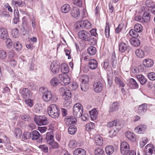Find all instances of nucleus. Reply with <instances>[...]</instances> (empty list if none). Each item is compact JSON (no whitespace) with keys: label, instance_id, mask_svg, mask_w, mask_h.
Here are the masks:
<instances>
[{"label":"nucleus","instance_id":"nucleus-51","mask_svg":"<svg viewBox=\"0 0 155 155\" xmlns=\"http://www.w3.org/2000/svg\"><path fill=\"white\" fill-rule=\"evenodd\" d=\"M148 146L149 145H147L146 146V150H145V152L146 155H151L153 153V150L151 148H148Z\"/></svg>","mask_w":155,"mask_h":155},{"label":"nucleus","instance_id":"nucleus-52","mask_svg":"<svg viewBox=\"0 0 155 155\" xmlns=\"http://www.w3.org/2000/svg\"><path fill=\"white\" fill-rule=\"evenodd\" d=\"M5 39H6L5 43L6 46L8 48H10L13 45L12 41L8 37L7 38H5Z\"/></svg>","mask_w":155,"mask_h":155},{"label":"nucleus","instance_id":"nucleus-42","mask_svg":"<svg viewBox=\"0 0 155 155\" xmlns=\"http://www.w3.org/2000/svg\"><path fill=\"white\" fill-rule=\"evenodd\" d=\"M14 22L15 24H17L19 21V12L18 10H14Z\"/></svg>","mask_w":155,"mask_h":155},{"label":"nucleus","instance_id":"nucleus-62","mask_svg":"<svg viewBox=\"0 0 155 155\" xmlns=\"http://www.w3.org/2000/svg\"><path fill=\"white\" fill-rule=\"evenodd\" d=\"M77 84L76 82H73L69 86V87L70 88L71 90L74 91L75 90L77 89Z\"/></svg>","mask_w":155,"mask_h":155},{"label":"nucleus","instance_id":"nucleus-47","mask_svg":"<svg viewBox=\"0 0 155 155\" xmlns=\"http://www.w3.org/2000/svg\"><path fill=\"white\" fill-rule=\"evenodd\" d=\"M89 79V77L87 75H85L82 76L80 79L81 83L87 84Z\"/></svg>","mask_w":155,"mask_h":155},{"label":"nucleus","instance_id":"nucleus-31","mask_svg":"<svg viewBox=\"0 0 155 155\" xmlns=\"http://www.w3.org/2000/svg\"><path fill=\"white\" fill-rule=\"evenodd\" d=\"M13 133L16 138H20L21 135L22 131L19 128H15L13 131Z\"/></svg>","mask_w":155,"mask_h":155},{"label":"nucleus","instance_id":"nucleus-61","mask_svg":"<svg viewBox=\"0 0 155 155\" xmlns=\"http://www.w3.org/2000/svg\"><path fill=\"white\" fill-rule=\"evenodd\" d=\"M33 100L30 99L29 98H28L25 100L26 104L30 107H32L33 106Z\"/></svg>","mask_w":155,"mask_h":155},{"label":"nucleus","instance_id":"nucleus-9","mask_svg":"<svg viewBox=\"0 0 155 155\" xmlns=\"http://www.w3.org/2000/svg\"><path fill=\"white\" fill-rule=\"evenodd\" d=\"M93 87L95 91L99 93L102 90L103 85L100 81H96L94 84Z\"/></svg>","mask_w":155,"mask_h":155},{"label":"nucleus","instance_id":"nucleus-58","mask_svg":"<svg viewBox=\"0 0 155 155\" xmlns=\"http://www.w3.org/2000/svg\"><path fill=\"white\" fill-rule=\"evenodd\" d=\"M90 33L91 34V36H94L95 37V38H96L97 39V29L96 28H93L90 31Z\"/></svg>","mask_w":155,"mask_h":155},{"label":"nucleus","instance_id":"nucleus-64","mask_svg":"<svg viewBox=\"0 0 155 155\" xmlns=\"http://www.w3.org/2000/svg\"><path fill=\"white\" fill-rule=\"evenodd\" d=\"M149 79L151 80H155V73L154 72H151L149 73L148 75Z\"/></svg>","mask_w":155,"mask_h":155},{"label":"nucleus","instance_id":"nucleus-22","mask_svg":"<svg viewBox=\"0 0 155 155\" xmlns=\"http://www.w3.org/2000/svg\"><path fill=\"white\" fill-rule=\"evenodd\" d=\"M46 141L49 144H51V143L54 140V137L52 133L48 132L46 134L45 137Z\"/></svg>","mask_w":155,"mask_h":155},{"label":"nucleus","instance_id":"nucleus-38","mask_svg":"<svg viewBox=\"0 0 155 155\" xmlns=\"http://www.w3.org/2000/svg\"><path fill=\"white\" fill-rule=\"evenodd\" d=\"M77 130V128L75 126H71L68 129V133L71 135L74 134L76 132Z\"/></svg>","mask_w":155,"mask_h":155},{"label":"nucleus","instance_id":"nucleus-4","mask_svg":"<svg viewBox=\"0 0 155 155\" xmlns=\"http://www.w3.org/2000/svg\"><path fill=\"white\" fill-rule=\"evenodd\" d=\"M34 120L36 123L39 126L46 125L48 123L47 118L45 116L35 115Z\"/></svg>","mask_w":155,"mask_h":155},{"label":"nucleus","instance_id":"nucleus-17","mask_svg":"<svg viewBox=\"0 0 155 155\" xmlns=\"http://www.w3.org/2000/svg\"><path fill=\"white\" fill-rule=\"evenodd\" d=\"M12 4L14 7H22L25 6V2H22L21 0H12Z\"/></svg>","mask_w":155,"mask_h":155},{"label":"nucleus","instance_id":"nucleus-27","mask_svg":"<svg viewBox=\"0 0 155 155\" xmlns=\"http://www.w3.org/2000/svg\"><path fill=\"white\" fill-rule=\"evenodd\" d=\"M82 25L83 28L84 27L86 29H89L92 27V25L91 23L87 20H85L82 21Z\"/></svg>","mask_w":155,"mask_h":155},{"label":"nucleus","instance_id":"nucleus-2","mask_svg":"<svg viewBox=\"0 0 155 155\" xmlns=\"http://www.w3.org/2000/svg\"><path fill=\"white\" fill-rule=\"evenodd\" d=\"M39 91L40 94L42 95V98L45 101L48 102L51 100H53L51 93L48 90L47 87H41L39 88Z\"/></svg>","mask_w":155,"mask_h":155},{"label":"nucleus","instance_id":"nucleus-21","mask_svg":"<svg viewBox=\"0 0 155 155\" xmlns=\"http://www.w3.org/2000/svg\"><path fill=\"white\" fill-rule=\"evenodd\" d=\"M128 47L129 46L127 43L124 42L120 43L119 45V50L120 52H124Z\"/></svg>","mask_w":155,"mask_h":155},{"label":"nucleus","instance_id":"nucleus-30","mask_svg":"<svg viewBox=\"0 0 155 155\" xmlns=\"http://www.w3.org/2000/svg\"><path fill=\"white\" fill-rule=\"evenodd\" d=\"M137 78L141 84H144L147 81L146 78L142 75L139 74L137 76Z\"/></svg>","mask_w":155,"mask_h":155},{"label":"nucleus","instance_id":"nucleus-29","mask_svg":"<svg viewBox=\"0 0 155 155\" xmlns=\"http://www.w3.org/2000/svg\"><path fill=\"white\" fill-rule=\"evenodd\" d=\"M131 44L135 47H138L140 44L139 40L136 38H132L130 40Z\"/></svg>","mask_w":155,"mask_h":155},{"label":"nucleus","instance_id":"nucleus-40","mask_svg":"<svg viewBox=\"0 0 155 155\" xmlns=\"http://www.w3.org/2000/svg\"><path fill=\"white\" fill-rule=\"evenodd\" d=\"M87 51L89 54L93 55L96 53V49L95 47L93 46H91L89 47L87 49Z\"/></svg>","mask_w":155,"mask_h":155},{"label":"nucleus","instance_id":"nucleus-57","mask_svg":"<svg viewBox=\"0 0 155 155\" xmlns=\"http://www.w3.org/2000/svg\"><path fill=\"white\" fill-rule=\"evenodd\" d=\"M39 148L45 153H47L48 151V147L45 145H40L39 147Z\"/></svg>","mask_w":155,"mask_h":155},{"label":"nucleus","instance_id":"nucleus-20","mask_svg":"<svg viewBox=\"0 0 155 155\" xmlns=\"http://www.w3.org/2000/svg\"><path fill=\"white\" fill-rule=\"evenodd\" d=\"M151 15L149 12H145L143 15L142 20L143 22L147 23L150 20Z\"/></svg>","mask_w":155,"mask_h":155},{"label":"nucleus","instance_id":"nucleus-32","mask_svg":"<svg viewBox=\"0 0 155 155\" xmlns=\"http://www.w3.org/2000/svg\"><path fill=\"white\" fill-rule=\"evenodd\" d=\"M114 126L116 127V129L119 130L124 125V122L120 120H114Z\"/></svg>","mask_w":155,"mask_h":155},{"label":"nucleus","instance_id":"nucleus-18","mask_svg":"<svg viewBox=\"0 0 155 155\" xmlns=\"http://www.w3.org/2000/svg\"><path fill=\"white\" fill-rule=\"evenodd\" d=\"M88 64L90 68L92 70L96 69L98 65L97 61L94 59L90 60L88 62Z\"/></svg>","mask_w":155,"mask_h":155},{"label":"nucleus","instance_id":"nucleus-56","mask_svg":"<svg viewBox=\"0 0 155 155\" xmlns=\"http://www.w3.org/2000/svg\"><path fill=\"white\" fill-rule=\"evenodd\" d=\"M81 87L82 90L84 91H87L89 88L88 84L81 83Z\"/></svg>","mask_w":155,"mask_h":155},{"label":"nucleus","instance_id":"nucleus-16","mask_svg":"<svg viewBox=\"0 0 155 155\" xmlns=\"http://www.w3.org/2000/svg\"><path fill=\"white\" fill-rule=\"evenodd\" d=\"M147 126L144 124H141L136 127L134 129V131L138 134H141L146 129Z\"/></svg>","mask_w":155,"mask_h":155},{"label":"nucleus","instance_id":"nucleus-63","mask_svg":"<svg viewBox=\"0 0 155 155\" xmlns=\"http://www.w3.org/2000/svg\"><path fill=\"white\" fill-rule=\"evenodd\" d=\"M73 3L76 5L80 7L82 5V2L81 0H73Z\"/></svg>","mask_w":155,"mask_h":155},{"label":"nucleus","instance_id":"nucleus-43","mask_svg":"<svg viewBox=\"0 0 155 155\" xmlns=\"http://www.w3.org/2000/svg\"><path fill=\"white\" fill-rule=\"evenodd\" d=\"M14 48L17 51H20L22 48L21 44L18 41L16 42L13 44Z\"/></svg>","mask_w":155,"mask_h":155},{"label":"nucleus","instance_id":"nucleus-54","mask_svg":"<svg viewBox=\"0 0 155 155\" xmlns=\"http://www.w3.org/2000/svg\"><path fill=\"white\" fill-rule=\"evenodd\" d=\"M12 35L15 38L18 37L19 36L18 31L17 28H14L12 31Z\"/></svg>","mask_w":155,"mask_h":155},{"label":"nucleus","instance_id":"nucleus-6","mask_svg":"<svg viewBox=\"0 0 155 155\" xmlns=\"http://www.w3.org/2000/svg\"><path fill=\"white\" fill-rule=\"evenodd\" d=\"M130 147L128 143L126 142H122L120 144L121 153L123 155H127L129 152Z\"/></svg>","mask_w":155,"mask_h":155},{"label":"nucleus","instance_id":"nucleus-48","mask_svg":"<svg viewBox=\"0 0 155 155\" xmlns=\"http://www.w3.org/2000/svg\"><path fill=\"white\" fill-rule=\"evenodd\" d=\"M109 32L110 28L109 24L107 22L106 23V26L104 32L106 37L107 38H108L110 36Z\"/></svg>","mask_w":155,"mask_h":155},{"label":"nucleus","instance_id":"nucleus-46","mask_svg":"<svg viewBox=\"0 0 155 155\" xmlns=\"http://www.w3.org/2000/svg\"><path fill=\"white\" fill-rule=\"evenodd\" d=\"M134 29L138 33L141 32L143 31V28L142 25L139 24H135L134 26Z\"/></svg>","mask_w":155,"mask_h":155},{"label":"nucleus","instance_id":"nucleus-3","mask_svg":"<svg viewBox=\"0 0 155 155\" xmlns=\"http://www.w3.org/2000/svg\"><path fill=\"white\" fill-rule=\"evenodd\" d=\"M83 107L79 103H76L73 108V114L77 118L80 117L83 113Z\"/></svg>","mask_w":155,"mask_h":155},{"label":"nucleus","instance_id":"nucleus-37","mask_svg":"<svg viewBox=\"0 0 155 155\" xmlns=\"http://www.w3.org/2000/svg\"><path fill=\"white\" fill-rule=\"evenodd\" d=\"M95 141L96 144L98 146H101L103 143L102 138L99 136H96L95 137Z\"/></svg>","mask_w":155,"mask_h":155},{"label":"nucleus","instance_id":"nucleus-60","mask_svg":"<svg viewBox=\"0 0 155 155\" xmlns=\"http://www.w3.org/2000/svg\"><path fill=\"white\" fill-rule=\"evenodd\" d=\"M148 140L146 137H144L143 139V140L140 141V147H143L147 143Z\"/></svg>","mask_w":155,"mask_h":155},{"label":"nucleus","instance_id":"nucleus-15","mask_svg":"<svg viewBox=\"0 0 155 155\" xmlns=\"http://www.w3.org/2000/svg\"><path fill=\"white\" fill-rule=\"evenodd\" d=\"M71 15L73 17L75 18L80 16L79 9L76 7L73 8L71 11Z\"/></svg>","mask_w":155,"mask_h":155},{"label":"nucleus","instance_id":"nucleus-10","mask_svg":"<svg viewBox=\"0 0 155 155\" xmlns=\"http://www.w3.org/2000/svg\"><path fill=\"white\" fill-rule=\"evenodd\" d=\"M22 97L24 99L29 98L31 96V91L28 88L23 89L21 92Z\"/></svg>","mask_w":155,"mask_h":155},{"label":"nucleus","instance_id":"nucleus-45","mask_svg":"<svg viewBox=\"0 0 155 155\" xmlns=\"http://www.w3.org/2000/svg\"><path fill=\"white\" fill-rule=\"evenodd\" d=\"M115 81L117 84H118L119 86L123 87H124L125 86V84H124L123 82L121 81L120 78L117 77H116L115 78Z\"/></svg>","mask_w":155,"mask_h":155},{"label":"nucleus","instance_id":"nucleus-49","mask_svg":"<svg viewBox=\"0 0 155 155\" xmlns=\"http://www.w3.org/2000/svg\"><path fill=\"white\" fill-rule=\"evenodd\" d=\"M130 84L133 85L135 88H138V85L137 84L136 81L133 78H131L130 79Z\"/></svg>","mask_w":155,"mask_h":155},{"label":"nucleus","instance_id":"nucleus-5","mask_svg":"<svg viewBox=\"0 0 155 155\" xmlns=\"http://www.w3.org/2000/svg\"><path fill=\"white\" fill-rule=\"evenodd\" d=\"M58 78L60 80V83L62 85H67L70 82V78L64 74H60Z\"/></svg>","mask_w":155,"mask_h":155},{"label":"nucleus","instance_id":"nucleus-34","mask_svg":"<svg viewBox=\"0 0 155 155\" xmlns=\"http://www.w3.org/2000/svg\"><path fill=\"white\" fill-rule=\"evenodd\" d=\"M59 83L60 80H58L57 77H54L52 78L50 82L51 85L54 87L58 85Z\"/></svg>","mask_w":155,"mask_h":155},{"label":"nucleus","instance_id":"nucleus-36","mask_svg":"<svg viewBox=\"0 0 155 155\" xmlns=\"http://www.w3.org/2000/svg\"><path fill=\"white\" fill-rule=\"evenodd\" d=\"M70 6L68 4L64 5L62 6L61 8V11L62 12L64 13H68L70 10Z\"/></svg>","mask_w":155,"mask_h":155},{"label":"nucleus","instance_id":"nucleus-59","mask_svg":"<svg viewBox=\"0 0 155 155\" xmlns=\"http://www.w3.org/2000/svg\"><path fill=\"white\" fill-rule=\"evenodd\" d=\"M60 113V112H56L55 113L54 112L52 113V114H49V115L52 118H57L59 117Z\"/></svg>","mask_w":155,"mask_h":155},{"label":"nucleus","instance_id":"nucleus-50","mask_svg":"<svg viewBox=\"0 0 155 155\" xmlns=\"http://www.w3.org/2000/svg\"><path fill=\"white\" fill-rule=\"evenodd\" d=\"M94 153L95 155H103L104 152L101 148H98L95 150Z\"/></svg>","mask_w":155,"mask_h":155},{"label":"nucleus","instance_id":"nucleus-23","mask_svg":"<svg viewBox=\"0 0 155 155\" xmlns=\"http://www.w3.org/2000/svg\"><path fill=\"white\" fill-rule=\"evenodd\" d=\"M126 137L130 140L134 141L136 140V137L135 134L133 133L128 131L125 133Z\"/></svg>","mask_w":155,"mask_h":155},{"label":"nucleus","instance_id":"nucleus-19","mask_svg":"<svg viewBox=\"0 0 155 155\" xmlns=\"http://www.w3.org/2000/svg\"><path fill=\"white\" fill-rule=\"evenodd\" d=\"M144 66L147 67H150L153 64V61L151 59H145L143 61Z\"/></svg>","mask_w":155,"mask_h":155},{"label":"nucleus","instance_id":"nucleus-25","mask_svg":"<svg viewBox=\"0 0 155 155\" xmlns=\"http://www.w3.org/2000/svg\"><path fill=\"white\" fill-rule=\"evenodd\" d=\"M31 138L32 140H36L40 137L39 133L36 130H34L31 133Z\"/></svg>","mask_w":155,"mask_h":155},{"label":"nucleus","instance_id":"nucleus-24","mask_svg":"<svg viewBox=\"0 0 155 155\" xmlns=\"http://www.w3.org/2000/svg\"><path fill=\"white\" fill-rule=\"evenodd\" d=\"M86 151L84 150L82 148L75 149L73 152V155H85Z\"/></svg>","mask_w":155,"mask_h":155},{"label":"nucleus","instance_id":"nucleus-55","mask_svg":"<svg viewBox=\"0 0 155 155\" xmlns=\"http://www.w3.org/2000/svg\"><path fill=\"white\" fill-rule=\"evenodd\" d=\"M31 133L29 132H25L22 135V138L26 140L31 138Z\"/></svg>","mask_w":155,"mask_h":155},{"label":"nucleus","instance_id":"nucleus-28","mask_svg":"<svg viewBox=\"0 0 155 155\" xmlns=\"http://www.w3.org/2000/svg\"><path fill=\"white\" fill-rule=\"evenodd\" d=\"M119 106V103L117 102L113 103L110 107V111L113 112L117 110Z\"/></svg>","mask_w":155,"mask_h":155},{"label":"nucleus","instance_id":"nucleus-53","mask_svg":"<svg viewBox=\"0 0 155 155\" xmlns=\"http://www.w3.org/2000/svg\"><path fill=\"white\" fill-rule=\"evenodd\" d=\"M77 144L76 141L72 140L70 141L68 145L70 148H74L76 147Z\"/></svg>","mask_w":155,"mask_h":155},{"label":"nucleus","instance_id":"nucleus-14","mask_svg":"<svg viewBox=\"0 0 155 155\" xmlns=\"http://www.w3.org/2000/svg\"><path fill=\"white\" fill-rule=\"evenodd\" d=\"M147 105L144 104L139 106L138 109V113L140 115H143L147 110Z\"/></svg>","mask_w":155,"mask_h":155},{"label":"nucleus","instance_id":"nucleus-12","mask_svg":"<svg viewBox=\"0 0 155 155\" xmlns=\"http://www.w3.org/2000/svg\"><path fill=\"white\" fill-rule=\"evenodd\" d=\"M66 125L69 126L71 125L75 124L76 123L77 120L76 118L73 116H71L69 118H66L65 120Z\"/></svg>","mask_w":155,"mask_h":155},{"label":"nucleus","instance_id":"nucleus-11","mask_svg":"<svg viewBox=\"0 0 155 155\" xmlns=\"http://www.w3.org/2000/svg\"><path fill=\"white\" fill-rule=\"evenodd\" d=\"M48 114H52L53 112H60L58 107L55 104L51 105L48 108Z\"/></svg>","mask_w":155,"mask_h":155},{"label":"nucleus","instance_id":"nucleus-41","mask_svg":"<svg viewBox=\"0 0 155 155\" xmlns=\"http://www.w3.org/2000/svg\"><path fill=\"white\" fill-rule=\"evenodd\" d=\"M95 127L94 124L92 122L87 123L85 126L86 129L87 131H90L91 130L93 129Z\"/></svg>","mask_w":155,"mask_h":155},{"label":"nucleus","instance_id":"nucleus-44","mask_svg":"<svg viewBox=\"0 0 155 155\" xmlns=\"http://www.w3.org/2000/svg\"><path fill=\"white\" fill-rule=\"evenodd\" d=\"M129 33L130 35L133 38H136L139 35L138 32L135 29H131L129 31Z\"/></svg>","mask_w":155,"mask_h":155},{"label":"nucleus","instance_id":"nucleus-7","mask_svg":"<svg viewBox=\"0 0 155 155\" xmlns=\"http://www.w3.org/2000/svg\"><path fill=\"white\" fill-rule=\"evenodd\" d=\"M60 67V64L58 62L54 61L51 65V70L53 73L56 74L59 72Z\"/></svg>","mask_w":155,"mask_h":155},{"label":"nucleus","instance_id":"nucleus-1","mask_svg":"<svg viewBox=\"0 0 155 155\" xmlns=\"http://www.w3.org/2000/svg\"><path fill=\"white\" fill-rule=\"evenodd\" d=\"M78 35V38L82 41H89L93 45L97 44V38L91 36L90 33L86 31H80Z\"/></svg>","mask_w":155,"mask_h":155},{"label":"nucleus","instance_id":"nucleus-26","mask_svg":"<svg viewBox=\"0 0 155 155\" xmlns=\"http://www.w3.org/2000/svg\"><path fill=\"white\" fill-rule=\"evenodd\" d=\"M61 71L64 74L68 73L69 71L68 65L65 63H62L61 65Z\"/></svg>","mask_w":155,"mask_h":155},{"label":"nucleus","instance_id":"nucleus-39","mask_svg":"<svg viewBox=\"0 0 155 155\" xmlns=\"http://www.w3.org/2000/svg\"><path fill=\"white\" fill-rule=\"evenodd\" d=\"M135 53L137 56L139 58H142L144 55V53L142 50L137 49L136 50Z\"/></svg>","mask_w":155,"mask_h":155},{"label":"nucleus","instance_id":"nucleus-13","mask_svg":"<svg viewBox=\"0 0 155 155\" xmlns=\"http://www.w3.org/2000/svg\"><path fill=\"white\" fill-rule=\"evenodd\" d=\"M8 37V31L6 29L4 28H0V38L5 39Z\"/></svg>","mask_w":155,"mask_h":155},{"label":"nucleus","instance_id":"nucleus-33","mask_svg":"<svg viewBox=\"0 0 155 155\" xmlns=\"http://www.w3.org/2000/svg\"><path fill=\"white\" fill-rule=\"evenodd\" d=\"M89 113L91 116V117L92 120H95L97 115V113L95 109H93L89 111Z\"/></svg>","mask_w":155,"mask_h":155},{"label":"nucleus","instance_id":"nucleus-35","mask_svg":"<svg viewBox=\"0 0 155 155\" xmlns=\"http://www.w3.org/2000/svg\"><path fill=\"white\" fill-rule=\"evenodd\" d=\"M106 153L109 155L112 154L114 151V148L112 146H108L105 149Z\"/></svg>","mask_w":155,"mask_h":155},{"label":"nucleus","instance_id":"nucleus-8","mask_svg":"<svg viewBox=\"0 0 155 155\" xmlns=\"http://www.w3.org/2000/svg\"><path fill=\"white\" fill-rule=\"evenodd\" d=\"M60 91L62 93V95L64 99H69L71 97V93L70 91L66 87H61Z\"/></svg>","mask_w":155,"mask_h":155}]
</instances>
